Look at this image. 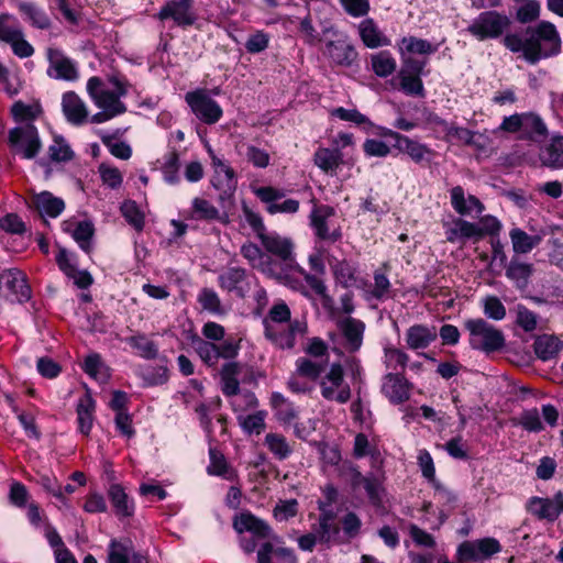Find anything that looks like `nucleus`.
Listing matches in <instances>:
<instances>
[{
    "label": "nucleus",
    "instance_id": "f257e3e1",
    "mask_svg": "<svg viewBox=\"0 0 563 563\" xmlns=\"http://www.w3.org/2000/svg\"><path fill=\"white\" fill-rule=\"evenodd\" d=\"M503 45L511 53H522L530 65L542 59L556 56L561 52V36L556 26L550 21H539L536 25H528L519 33H507Z\"/></svg>",
    "mask_w": 563,
    "mask_h": 563
},
{
    "label": "nucleus",
    "instance_id": "f03ea898",
    "mask_svg": "<svg viewBox=\"0 0 563 563\" xmlns=\"http://www.w3.org/2000/svg\"><path fill=\"white\" fill-rule=\"evenodd\" d=\"M464 327L470 332L468 344L473 350L492 354L506 345L504 332L483 318L467 319Z\"/></svg>",
    "mask_w": 563,
    "mask_h": 563
},
{
    "label": "nucleus",
    "instance_id": "7ed1b4c3",
    "mask_svg": "<svg viewBox=\"0 0 563 563\" xmlns=\"http://www.w3.org/2000/svg\"><path fill=\"white\" fill-rule=\"evenodd\" d=\"M325 33H332L333 40L325 42L324 55L331 65L341 68L357 70L360 68V54L346 33L339 32L333 26L325 27Z\"/></svg>",
    "mask_w": 563,
    "mask_h": 563
},
{
    "label": "nucleus",
    "instance_id": "20e7f679",
    "mask_svg": "<svg viewBox=\"0 0 563 563\" xmlns=\"http://www.w3.org/2000/svg\"><path fill=\"white\" fill-rule=\"evenodd\" d=\"M511 25V20L505 13L496 10L481 12L466 27V32L479 42L497 40Z\"/></svg>",
    "mask_w": 563,
    "mask_h": 563
},
{
    "label": "nucleus",
    "instance_id": "39448f33",
    "mask_svg": "<svg viewBox=\"0 0 563 563\" xmlns=\"http://www.w3.org/2000/svg\"><path fill=\"white\" fill-rule=\"evenodd\" d=\"M155 18L161 22L172 21L181 30L199 29L200 14L196 0H166Z\"/></svg>",
    "mask_w": 563,
    "mask_h": 563
},
{
    "label": "nucleus",
    "instance_id": "423d86ee",
    "mask_svg": "<svg viewBox=\"0 0 563 563\" xmlns=\"http://www.w3.org/2000/svg\"><path fill=\"white\" fill-rule=\"evenodd\" d=\"M427 59H419L412 56H401V67L397 74L400 90L407 96L419 98L426 97V88L422 76H426Z\"/></svg>",
    "mask_w": 563,
    "mask_h": 563
},
{
    "label": "nucleus",
    "instance_id": "0eeeda50",
    "mask_svg": "<svg viewBox=\"0 0 563 563\" xmlns=\"http://www.w3.org/2000/svg\"><path fill=\"white\" fill-rule=\"evenodd\" d=\"M335 216L330 205H314L309 214V225L317 241L335 244L343 238L341 225L330 229L329 219Z\"/></svg>",
    "mask_w": 563,
    "mask_h": 563
},
{
    "label": "nucleus",
    "instance_id": "6e6552de",
    "mask_svg": "<svg viewBox=\"0 0 563 563\" xmlns=\"http://www.w3.org/2000/svg\"><path fill=\"white\" fill-rule=\"evenodd\" d=\"M500 551V542L493 537L465 540L457 545L455 560L457 563L484 562Z\"/></svg>",
    "mask_w": 563,
    "mask_h": 563
},
{
    "label": "nucleus",
    "instance_id": "1a4fd4ad",
    "mask_svg": "<svg viewBox=\"0 0 563 563\" xmlns=\"http://www.w3.org/2000/svg\"><path fill=\"white\" fill-rule=\"evenodd\" d=\"M11 302L26 303L32 298V288L26 274L20 268H7L0 272V292Z\"/></svg>",
    "mask_w": 563,
    "mask_h": 563
},
{
    "label": "nucleus",
    "instance_id": "9d476101",
    "mask_svg": "<svg viewBox=\"0 0 563 563\" xmlns=\"http://www.w3.org/2000/svg\"><path fill=\"white\" fill-rule=\"evenodd\" d=\"M9 144L24 159L35 158L42 148L38 130L33 123L11 129Z\"/></svg>",
    "mask_w": 563,
    "mask_h": 563
},
{
    "label": "nucleus",
    "instance_id": "9b49d317",
    "mask_svg": "<svg viewBox=\"0 0 563 563\" xmlns=\"http://www.w3.org/2000/svg\"><path fill=\"white\" fill-rule=\"evenodd\" d=\"M185 99L195 115L206 124H216L223 115L220 104L205 90L187 92Z\"/></svg>",
    "mask_w": 563,
    "mask_h": 563
},
{
    "label": "nucleus",
    "instance_id": "f8f14e48",
    "mask_svg": "<svg viewBox=\"0 0 563 563\" xmlns=\"http://www.w3.org/2000/svg\"><path fill=\"white\" fill-rule=\"evenodd\" d=\"M396 155H407L416 165L422 168H429L432 164L437 152L428 144L411 139L405 134L398 135L396 142L393 143Z\"/></svg>",
    "mask_w": 563,
    "mask_h": 563
},
{
    "label": "nucleus",
    "instance_id": "ddd939ff",
    "mask_svg": "<svg viewBox=\"0 0 563 563\" xmlns=\"http://www.w3.org/2000/svg\"><path fill=\"white\" fill-rule=\"evenodd\" d=\"M526 510L539 520L555 522L563 514V492L550 497L532 496L526 504Z\"/></svg>",
    "mask_w": 563,
    "mask_h": 563
},
{
    "label": "nucleus",
    "instance_id": "4468645a",
    "mask_svg": "<svg viewBox=\"0 0 563 563\" xmlns=\"http://www.w3.org/2000/svg\"><path fill=\"white\" fill-rule=\"evenodd\" d=\"M255 196L264 203H267L266 211L269 214L276 213H296L299 210V201L296 199H286L277 203L278 199L285 197V191L273 186H263L254 189Z\"/></svg>",
    "mask_w": 563,
    "mask_h": 563
},
{
    "label": "nucleus",
    "instance_id": "2eb2a0df",
    "mask_svg": "<svg viewBox=\"0 0 563 563\" xmlns=\"http://www.w3.org/2000/svg\"><path fill=\"white\" fill-rule=\"evenodd\" d=\"M158 361L157 365L143 364L135 368L134 374L142 380L143 388H153L168 383L170 378L169 360L166 355H161Z\"/></svg>",
    "mask_w": 563,
    "mask_h": 563
},
{
    "label": "nucleus",
    "instance_id": "dca6fc26",
    "mask_svg": "<svg viewBox=\"0 0 563 563\" xmlns=\"http://www.w3.org/2000/svg\"><path fill=\"white\" fill-rule=\"evenodd\" d=\"M106 493L111 505L112 514L120 521L134 517L136 510L135 500L121 484H110Z\"/></svg>",
    "mask_w": 563,
    "mask_h": 563
},
{
    "label": "nucleus",
    "instance_id": "f3484780",
    "mask_svg": "<svg viewBox=\"0 0 563 563\" xmlns=\"http://www.w3.org/2000/svg\"><path fill=\"white\" fill-rule=\"evenodd\" d=\"M412 387L404 372L387 373L383 378L382 394L391 405H401L409 400Z\"/></svg>",
    "mask_w": 563,
    "mask_h": 563
},
{
    "label": "nucleus",
    "instance_id": "a211bd4d",
    "mask_svg": "<svg viewBox=\"0 0 563 563\" xmlns=\"http://www.w3.org/2000/svg\"><path fill=\"white\" fill-rule=\"evenodd\" d=\"M47 57L49 62L47 75L49 77L66 81L78 79L79 74L76 63L71 58L64 56L59 49L49 48L47 51Z\"/></svg>",
    "mask_w": 563,
    "mask_h": 563
},
{
    "label": "nucleus",
    "instance_id": "6ab92c4d",
    "mask_svg": "<svg viewBox=\"0 0 563 563\" xmlns=\"http://www.w3.org/2000/svg\"><path fill=\"white\" fill-rule=\"evenodd\" d=\"M232 526L239 534L250 532L258 539L269 538L273 532L272 527L264 519L255 516L250 510L235 515Z\"/></svg>",
    "mask_w": 563,
    "mask_h": 563
},
{
    "label": "nucleus",
    "instance_id": "aec40b11",
    "mask_svg": "<svg viewBox=\"0 0 563 563\" xmlns=\"http://www.w3.org/2000/svg\"><path fill=\"white\" fill-rule=\"evenodd\" d=\"M185 218L196 221H218L222 224L229 223V214L227 211H220L210 201L200 197L192 199L191 209Z\"/></svg>",
    "mask_w": 563,
    "mask_h": 563
},
{
    "label": "nucleus",
    "instance_id": "412c9836",
    "mask_svg": "<svg viewBox=\"0 0 563 563\" xmlns=\"http://www.w3.org/2000/svg\"><path fill=\"white\" fill-rule=\"evenodd\" d=\"M247 272L242 267H229L219 275L218 284L220 288L233 292L236 297L243 299L249 292V286L244 285Z\"/></svg>",
    "mask_w": 563,
    "mask_h": 563
},
{
    "label": "nucleus",
    "instance_id": "4be33fe9",
    "mask_svg": "<svg viewBox=\"0 0 563 563\" xmlns=\"http://www.w3.org/2000/svg\"><path fill=\"white\" fill-rule=\"evenodd\" d=\"M14 7L18 9L23 21L38 30H47L51 26V19L45 10L33 1L15 0Z\"/></svg>",
    "mask_w": 563,
    "mask_h": 563
},
{
    "label": "nucleus",
    "instance_id": "5701e85b",
    "mask_svg": "<svg viewBox=\"0 0 563 563\" xmlns=\"http://www.w3.org/2000/svg\"><path fill=\"white\" fill-rule=\"evenodd\" d=\"M504 268L506 269V277L520 290L528 287L530 278L534 273L533 264L520 261L517 255H514Z\"/></svg>",
    "mask_w": 563,
    "mask_h": 563
},
{
    "label": "nucleus",
    "instance_id": "b1692460",
    "mask_svg": "<svg viewBox=\"0 0 563 563\" xmlns=\"http://www.w3.org/2000/svg\"><path fill=\"white\" fill-rule=\"evenodd\" d=\"M450 198L452 208L460 216H470L473 210L481 214L485 210L484 203L474 195H468L465 198V192L462 186H455L450 190Z\"/></svg>",
    "mask_w": 563,
    "mask_h": 563
},
{
    "label": "nucleus",
    "instance_id": "393cba45",
    "mask_svg": "<svg viewBox=\"0 0 563 563\" xmlns=\"http://www.w3.org/2000/svg\"><path fill=\"white\" fill-rule=\"evenodd\" d=\"M522 130L520 140L541 142L548 137L549 131L543 119L534 112H522Z\"/></svg>",
    "mask_w": 563,
    "mask_h": 563
},
{
    "label": "nucleus",
    "instance_id": "a878e982",
    "mask_svg": "<svg viewBox=\"0 0 563 563\" xmlns=\"http://www.w3.org/2000/svg\"><path fill=\"white\" fill-rule=\"evenodd\" d=\"M96 400L89 393L84 394L76 406L77 430L80 434L89 437L95 419Z\"/></svg>",
    "mask_w": 563,
    "mask_h": 563
},
{
    "label": "nucleus",
    "instance_id": "bb28decb",
    "mask_svg": "<svg viewBox=\"0 0 563 563\" xmlns=\"http://www.w3.org/2000/svg\"><path fill=\"white\" fill-rule=\"evenodd\" d=\"M62 109L67 121L75 125L85 123L88 115L85 103L74 91H67L63 95Z\"/></svg>",
    "mask_w": 563,
    "mask_h": 563
},
{
    "label": "nucleus",
    "instance_id": "cd10ccee",
    "mask_svg": "<svg viewBox=\"0 0 563 563\" xmlns=\"http://www.w3.org/2000/svg\"><path fill=\"white\" fill-rule=\"evenodd\" d=\"M260 240L268 253L279 257L284 262L292 260L294 244L290 239L282 238L276 232H266Z\"/></svg>",
    "mask_w": 563,
    "mask_h": 563
},
{
    "label": "nucleus",
    "instance_id": "c85d7f7f",
    "mask_svg": "<svg viewBox=\"0 0 563 563\" xmlns=\"http://www.w3.org/2000/svg\"><path fill=\"white\" fill-rule=\"evenodd\" d=\"M532 347L539 360L548 362L563 350V341L554 334L544 333L536 336Z\"/></svg>",
    "mask_w": 563,
    "mask_h": 563
},
{
    "label": "nucleus",
    "instance_id": "c756f323",
    "mask_svg": "<svg viewBox=\"0 0 563 563\" xmlns=\"http://www.w3.org/2000/svg\"><path fill=\"white\" fill-rule=\"evenodd\" d=\"M31 203L41 214H46L49 218H57L65 210V201L46 190L34 195Z\"/></svg>",
    "mask_w": 563,
    "mask_h": 563
},
{
    "label": "nucleus",
    "instance_id": "7c9ffc66",
    "mask_svg": "<svg viewBox=\"0 0 563 563\" xmlns=\"http://www.w3.org/2000/svg\"><path fill=\"white\" fill-rule=\"evenodd\" d=\"M438 334L434 327H428L426 324H413L408 328L406 332V343L410 350H423L427 349L433 341H435Z\"/></svg>",
    "mask_w": 563,
    "mask_h": 563
},
{
    "label": "nucleus",
    "instance_id": "2f4dec72",
    "mask_svg": "<svg viewBox=\"0 0 563 563\" xmlns=\"http://www.w3.org/2000/svg\"><path fill=\"white\" fill-rule=\"evenodd\" d=\"M229 184H222L220 180H210L212 187L219 191L218 203L221 211L228 213L234 207V195L238 188V176L234 169L228 170Z\"/></svg>",
    "mask_w": 563,
    "mask_h": 563
},
{
    "label": "nucleus",
    "instance_id": "473e14b6",
    "mask_svg": "<svg viewBox=\"0 0 563 563\" xmlns=\"http://www.w3.org/2000/svg\"><path fill=\"white\" fill-rule=\"evenodd\" d=\"M241 373L239 362H227L220 371L221 391L227 397L236 396L240 393L238 375Z\"/></svg>",
    "mask_w": 563,
    "mask_h": 563
},
{
    "label": "nucleus",
    "instance_id": "72a5a7b5",
    "mask_svg": "<svg viewBox=\"0 0 563 563\" xmlns=\"http://www.w3.org/2000/svg\"><path fill=\"white\" fill-rule=\"evenodd\" d=\"M341 331L346 342L349 343V347L352 352L357 351L363 342V335L365 331V323L362 320L347 317L341 323Z\"/></svg>",
    "mask_w": 563,
    "mask_h": 563
},
{
    "label": "nucleus",
    "instance_id": "f704fd0d",
    "mask_svg": "<svg viewBox=\"0 0 563 563\" xmlns=\"http://www.w3.org/2000/svg\"><path fill=\"white\" fill-rule=\"evenodd\" d=\"M358 35L363 44L368 48H377L387 45V40L383 36L374 19L366 18L358 25Z\"/></svg>",
    "mask_w": 563,
    "mask_h": 563
},
{
    "label": "nucleus",
    "instance_id": "c9c22d12",
    "mask_svg": "<svg viewBox=\"0 0 563 563\" xmlns=\"http://www.w3.org/2000/svg\"><path fill=\"white\" fill-rule=\"evenodd\" d=\"M542 164L552 169L563 168V136H554L551 142L541 150Z\"/></svg>",
    "mask_w": 563,
    "mask_h": 563
},
{
    "label": "nucleus",
    "instance_id": "e433bc0d",
    "mask_svg": "<svg viewBox=\"0 0 563 563\" xmlns=\"http://www.w3.org/2000/svg\"><path fill=\"white\" fill-rule=\"evenodd\" d=\"M343 162V154L339 148L330 150L319 147L313 154V163L323 173H333Z\"/></svg>",
    "mask_w": 563,
    "mask_h": 563
},
{
    "label": "nucleus",
    "instance_id": "4c0bfd02",
    "mask_svg": "<svg viewBox=\"0 0 563 563\" xmlns=\"http://www.w3.org/2000/svg\"><path fill=\"white\" fill-rule=\"evenodd\" d=\"M64 230L70 233L71 238L85 253L89 254L91 252V243L96 232L92 221L81 220L76 222L73 231L68 228H65Z\"/></svg>",
    "mask_w": 563,
    "mask_h": 563
},
{
    "label": "nucleus",
    "instance_id": "58836bf2",
    "mask_svg": "<svg viewBox=\"0 0 563 563\" xmlns=\"http://www.w3.org/2000/svg\"><path fill=\"white\" fill-rule=\"evenodd\" d=\"M509 238L511 240L512 250L517 256L530 253L541 241L539 235H530L517 227L509 231Z\"/></svg>",
    "mask_w": 563,
    "mask_h": 563
},
{
    "label": "nucleus",
    "instance_id": "ea45409f",
    "mask_svg": "<svg viewBox=\"0 0 563 563\" xmlns=\"http://www.w3.org/2000/svg\"><path fill=\"white\" fill-rule=\"evenodd\" d=\"M210 463L207 466V473L211 476H220L224 479L232 481L236 476L235 472L230 468L225 456L214 448L209 449Z\"/></svg>",
    "mask_w": 563,
    "mask_h": 563
},
{
    "label": "nucleus",
    "instance_id": "a19ab883",
    "mask_svg": "<svg viewBox=\"0 0 563 563\" xmlns=\"http://www.w3.org/2000/svg\"><path fill=\"white\" fill-rule=\"evenodd\" d=\"M399 51L401 56L404 53L429 56L438 51V46L424 38L404 36L399 43Z\"/></svg>",
    "mask_w": 563,
    "mask_h": 563
},
{
    "label": "nucleus",
    "instance_id": "79ce46f5",
    "mask_svg": "<svg viewBox=\"0 0 563 563\" xmlns=\"http://www.w3.org/2000/svg\"><path fill=\"white\" fill-rule=\"evenodd\" d=\"M333 276L335 282L345 289L356 285L358 280L357 267L352 265L346 260L336 261L332 266Z\"/></svg>",
    "mask_w": 563,
    "mask_h": 563
},
{
    "label": "nucleus",
    "instance_id": "37998d69",
    "mask_svg": "<svg viewBox=\"0 0 563 563\" xmlns=\"http://www.w3.org/2000/svg\"><path fill=\"white\" fill-rule=\"evenodd\" d=\"M390 266L388 263H384L382 267L374 271V287L371 290L369 295L372 298L384 301L389 298V292L391 290V284L389 278L387 277V272Z\"/></svg>",
    "mask_w": 563,
    "mask_h": 563
},
{
    "label": "nucleus",
    "instance_id": "c03bdc74",
    "mask_svg": "<svg viewBox=\"0 0 563 563\" xmlns=\"http://www.w3.org/2000/svg\"><path fill=\"white\" fill-rule=\"evenodd\" d=\"M371 65L374 74L380 78L390 76L397 68L396 59L389 51H380L371 55Z\"/></svg>",
    "mask_w": 563,
    "mask_h": 563
},
{
    "label": "nucleus",
    "instance_id": "a18cd8bd",
    "mask_svg": "<svg viewBox=\"0 0 563 563\" xmlns=\"http://www.w3.org/2000/svg\"><path fill=\"white\" fill-rule=\"evenodd\" d=\"M191 343L201 358V361L209 367L217 365L219 361L217 352V343L201 339L198 334H192Z\"/></svg>",
    "mask_w": 563,
    "mask_h": 563
},
{
    "label": "nucleus",
    "instance_id": "49530a36",
    "mask_svg": "<svg viewBox=\"0 0 563 563\" xmlns=\"http://www.w3.org/2000/svg\"><path fill=\"white\" fill-rule=\"evenodd\" d=\"M126 342L132 349L137 350L139 355L144 360H155L159 357L158 345L153 340H148L143 333L128 338Z\"/></svg>",
    "mask_w": 563,
    "mask_h": 563
},
{
    "label": "nucleus",
    "instance_id": "de8ad7c7",
    "mask_svg": "<svg viewBox=\"0 0 563 563\" xmlns=\"http://www.w3.org/2000/svg\"><path fill=\"white\" fill-rule=\"evenodd\" d=\"M264 335L265 338L282 350H291L296 345V339L292 336L291 331H276L267 319H264Z\"/></svg>",
    "mask_w": 563,
    "mask_h": 563
},
{
    "label": "nucleus",
    "instance_id": "09e8293b",
    "mask_svg": "<svg viewBox=\"0 0 563 563\" xmlns=\"http://www.w3.org/2000/svg\"><path fill=\"white\" fill-rule=\"evenodd\" d=\"M133 544L130 539H112L108 547V563H130Z\"/></svg>",
    "mask_w": 563,
    "mask_h": 563
},
{
    "label": "nucleus",
    "instance_id": "8fccbe9b",
    "mask_svg": "<svg viewBox=\"0 0 563 563\" xmlns=\"http://www.w3.org/2000/svg\"><path fill=\"white\" fill-rule=\"evenodd\" d=\"M120 211L124 220L137 232H142L145 225V216L140 209L136 201L128 199L121 207Z\"/></svg>",
    "mask_w": 563,
    "mask_h": 563
},
{
    "label": "nucleus",
    "instance_id": "3c124183",
    "mask_svg": "<svg viewBox=\"0 0 563 563\" xmlns=\"http://www.w3.org/2000/svg\"><path fill=\"white\" fill-rule=\"evenodd\" d=\"M179 167V154L176 148H173L164 155V163L161 168L164 176V180L167 184L177 185L180 181Z\"/></svg>",
    "mask_w": 563,
    "mask_h": 563
},
{
    "label": "nucleus",
    "instance_id": "603ef678",
    "mask_svg": "<svg viewBox=\"0 0 563 563\" xmlns=\"http://www.w3.org/2000/svg\"><path fill=\"white\" fill-rule=\"evenodd\" d=\"M267 416V412L265 410H258L254 413L247 415L246 417L239 416V424L242 428L243 432L251 435V434H261L265 428V418Z\"/></svg>",
    "mask_w": 563,
    "mask_h": 563
},
{
    "label": "nucleus",
    "instance_id": "864d4df0",
    "mask_svg": "<svg viewBox=\"0 0 563 563\" xmlns=\"http://www.w3.org/2000/svg\"><path fill=\"white\" fill-rule=\"evenodd\" d=\"M265 444L269 452L278 460H286L292 452L286 438L279 433H267L265 435Z\"/></svg>",
    "mask_w": 563,
    "mask_h": 563
},
{
    "label": "nucleus",
    "instance_id": "5fc2aeb1",
    "mask_svg": "<svg viewBox=\"0 0 563 563\" xmlns=\"http://www.w3.org/2000/svg\"><path fill=\"white\" fill-rule=\"evenodd\" d=\"M197 300L203 310L216 316L225 314V310L222 307L221 300L213 289L207 287L202 288L198 294Z\"/></svg>",
    "mask_w": 563,
    "mask_h": 563
},
{
    "label": "nucleus",
    "instance_id": "6e6d98bb",
    "mask_svg": "<svg viewBox=\"0 0 563 563\" xmlns=\"http://www.w3.org/2000/svg\"><path fill=\"white\" fill-rule=\"evenodd\" d=\"M49 158L56 163H66L74 158L75 153L62 135L54 136V144L48 147Z\"/></svg>",
    "mask_w": 563,
    "mask_h": 563
},
{
    "label": "nucleus",
    "instance_id": "4d7b16f0",
    "mask_svg": "<svg viewBox=\"0 0 563 563\" xmlns=\"http://www.w3.org/2000/svg\"><path fill=\"white\" fill-rule=\"evenodd\" d=\"M96 106L113 113L114 117L123 114L126 111L125 104L120 101L118 95H114L111 90H101Z\"/></svg>",
    "mask_w": 563,
    "mask_h": 563
},
{
    "label": "nucleus",
    "instance_id": "13d9d810",
    "mask_svg": "<svg viewBox=\"0 0 563 563\" xmlns=\"http://www.w3.org/2000/svg\"><path fill=\"white\" fill-rule=\"evenodd\" d=\"M221 398L217 397L213 404L207 405L205 402H201L195 409L199 418L200 427L208 437H211L213 434V424L209 412L219 409L221 407Z\"/></svg>",
    "mask_w": 563,
    "mask_h": 563
},
{
    "label": "nucleus",
    "instance_id": "bf43d9fd",
    "mask_svg": "<svg viewBox=\"0 0 563 563\" xmlns=\"http://www.w3.org/2000/svg\"><path fill=\"white\" fill-rule=\"evenodd\" d=\"M516 324L525 332H532L538 325V314L522 303L516 306Z\"/></svg>",
    "mask_w": 563,
    "mask_h": 563
},
{
    "label": "nucleus",
    "instance_id": "052dcab7",
    "mask_svg": "<svg viewBox=\"0 0 563 563\" xmlns=\"http://www.w3.org/2000/svg\"><path fill=\"white\" fill-rule=\"evenodd\" d=\"M540 2L538 0H526L516 11V20L521 24H529L540 16Z\"/></svg>",
    "mask_w": 563,
    "mask_h": 563
},
{
    "label": "nucleus",
    "instance_id": "680f3d73",
    "mask_svg": "<svg viewBox=\"0 0 563 563\" xmlns=\"http://www.w3.org/2000/svg\"><path fill=\"white\" fill-rule=\"evenodd\" d=\"M114 139L115 135L104 134L101 136V142L114 157L129 159L132 156V147L123 141L114 142Z\"/></svg>",
    "mask_w": 563,
    "mask_h": 563
},
{
    "label": "nucleus",
    "instance_id": "e2e57ef3",
    "mask_svg": "<svg viewBox=\"0 0 563 563\" xmlns=\"http://www.w3.org/2000/svg\"><path fill=\"white\" fill-rule=\"evenodd\" d=\"M483 312L488 319L500 321L506 317V307L497 296L489 295L483 300Z\"/></svg>",
    "mask_w": 563,
    "mask_h": 563
},
{
    "label": "nucleus",
    "instance_id": "0e129e2a",
    "mask_svg": "<svg viewBox=\"0 0 563 563\" xmlns=\"http://www.w3.org/2000/svg\"><path fill=\"white\" fill-rule=\"evenodd\" d=\"M330 114L342 121L352 122L360 128H363L364 123H369V118L361 113L357 109L338 107L331 110Z\"/></svg>",
    "mask_w": 563,
    "mask_h": 563
},
{
    "label": "nucleus",
    "instance_id": "69168bd1",
    "mask_svg": "<svg viewBox=\"0 0 563 563\" xmlns=\"http://www.w3.org/2000/svg\"><path fill=\"white\" fill-rule=\"evenodd\" d=\"M453 224L457 225L460 241L465 242L466 240H473L474 242H478L482 240L479 225L477 223L456 218L453 220Z\"/></svg>",
    "mask_w": 563,
    "mask_h": 563
},
{
    "label": "nucleus",
    "instance_id": "338daca9",
    "mask_svg": "<svg viewBox=\"0 0 563 563\" xmlns=\"http://www.w3.org/2000/svg\"><path fill=\"white\" fill-rule=\"evenodd\" d=\"M385 365L394 369L400 366L402 372L405 371L409 361V355L400 349L394 346L384 347Z\"/></svg>",
    "mask_w": 563,
    "mask_h": 563
},
{
    "label": "nucleus",
    "instance_id": "774afa93",
    "mask_svg": "<svg viewBox=\"0 0 563 563\" xmlns=\"http://www.w3.org/2000/svg\"><path fill=\"white\" fill-rule=\"evenodd\" d=\"M519 424L528 432H541L544 427L537 408L525 410L519 419Z\"/></svg>",
    "mask_w": 563,
    "mask_h": 563
}]
</instances>
